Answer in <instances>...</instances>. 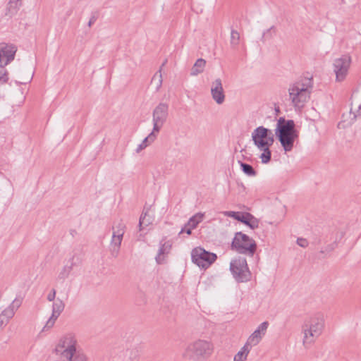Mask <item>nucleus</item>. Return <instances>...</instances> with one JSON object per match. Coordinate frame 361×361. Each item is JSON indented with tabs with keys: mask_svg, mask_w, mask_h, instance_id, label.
Listing matches in <instances>:
<instances>
[{
	"mask_svg": "<svg viewBox=\"0 0 361 361\" xmlns=\"http://www.w3.org/2000/svg\"><path fill=\"white\" fill-rule=\"evenodd\" d=\"M213 350L214 347L211 342L199 339L187 346L183 355L190 360L200 361L208 358Z\"/></svg>",
	"mask_w": 361,
	"mask_h": 361,
	"instance_id": "obj_5",
	"label": "nucleus"
},
{
	"mask_svg": "<svg viewBox=\"0 0 361 361\" xmlns=\"http://www.w3.org/2000/svg\"><path fill=\"white\" fill-rule=\"evenodd\" d=\"M64 308L65 303L62 300L57 298V300L52 305L51 315L43 327V331L49 330L54 326L56 319L64 310Z\"/></svg>",
	"mask_w": 361,
	"mask_h": 361,
	"instance_id": "obj_14",
	"label": "nucleus"
},
{
	"mask_svg": "<svg viewBox=\"0 0 361 361\" xmlns=\"http://www.w3.org/2000/svg\"><path fill=\"white\" fill-rule=\"evenodd\" d=\"M230 270L233 278L238 283L247 282L251 278V272L247 260L244 257H238L232 259L230 263Z\"/></svg>",
	"mask_w": 361,
	"mask_h": 361,
	"instance_id": "obj_8",
	"label": "nucleus"
},
{
	"mask_svg": "<svg viewBox=\"0 0 361 361\" xmlns=\"http://www.w3.org/2000/svg\"><path fill=\"white\" fill-rule=\"evenodd\" d=\"M240 168L243 173L249 176H255L256 175L254 168L247 163L240 162Z\"/></svg>",
	"mask_w": 361,
	"mask_h": 361,
	"instance_id": "obj_27",
	"label": "nucleus"
},
{
	"mask_svg": "<svg viewBox=\"0 0 361 361\" xmlns=\"http://www.w3.org/2000/svg\"><path fill=\"white\" fill-rule=\"evenodd\" d=\"M275 135L283 149L286 152L291 151L295 140L298 137L294 121L293 120H286L285 118L280 117L277 121Z\"/></svg>",
	"mask_w": 361,
	"mask_h": 361,
	"instance_id": "obj_3",
	"label": "nucleus"
},
{
	"mask_svg": "<svg viewBox=\"0 0 361 361\" xmlns=\"http://www.w3.org/2000/svg\"><path fill=\"white\" fill-rule=\"evenodd\" d=\"M171 247L170 245H167L166 243H164L161 245L160 248L159 249L158 255L156 257V261L158 264L162 263L164 261V258L162 257V255L166 252V249H169Z\"/></svg>",
	"mask_w": 361,
	"mask_h": 361,
	"instance_id": "obj_29",
	"label": "nucleus"
},
{
	"mask_svg": "<svg viewBox=\"0 0 361 361\" xmlns=\"http://www.w3.org/2000/svg\"><path fill=\"white\" fill-rule=\"evenodd\" d=\"M231 247L240 254L253 256L257 250V244L247 235L238 232L233 239Z\"/></svg>",
	"mask_w": 361,
	"mask_h": 361,
	"instance_id": "obj_6",
	"label": "nucleus"
},
{
	"mask_svg": "<svg viewBox=\"0 0 361 361\" xmlns=\"http://www.w3.org/2000/svg\"><path fill=\"white\" fill-rule=\"evenodd\" d=\"M192 262L202 268L209 267L217 258L216 254L206 251L202 247H195L192 250Z\"/></svg>",
	"mask_w": 361,
	"mask_h": 361,
	"instance_id": "obj_10",
	"label": "nucleus"
},
{
	"mask_svg": "<svg viewBox=\"0 0 361 361\" xmlns=\"http://www.w3.org/2000/svg\"><path fill=\"white\" fill-rule=\"evenodd\" d=\"M9 320L4 317V315L0 314V328H4L8 323Z\"/></svg>",
	"mask_w": 361,
	"mask_h": 361,
	"instance_id": "obj_36",
	"label": "nucleus"
},
{
	"mask_svg": "<svg viewBox=\"0 0 361 361\" xmlns=\"http://www.w3.org/2000/svg\"><path fill=\"white\" fill-rule=\"evenodd\" d=\"M313 88L312 78L303 77L288 86V97L295 109H302L310 99Z\"/></svg>",
	"mask_w": 361,
	"mask_h": 361,
	"instance_id": "obj_1",
	"label": "nucleus"
},
{
	"mask_svg": "<svg viewBox=\"0 0 361 361\" xmlns=\"http://www.w3.org/2000/svg\"><path fill=\"white\" fill-rule=\"evenodd\" d=\"M251 348V347L245 343L241 350L235 355L234 361H245Z\"/></svg>",
	"mask_w": 361,
	"mask_h": 361,
	"instance_id": "obj_23",
	"label": "nucleus"
},
{
	"mask_svg": "<svg viewBox=\"0 0 361 361\" xmlns=\"http://www.w3.org/2000/svg\"><path fill=\"white\" fill-rule=\"evenodd\" d=\"M20 305L19 301L13 300L11 305L5 309L1 314L4 315L8 320H10L14 316L15 312L19 307Z\"/></svg>",
	"mask_w": 361,
	"mask_h": 361,
	"instance_id": "obj_20",
	"label": "nucleus"
},
{
	"mask_svg": "<svg viewBox=\"0 0 361 361\" xmlns=\"http://www.w3.org/2000/svg\"><path fill=\"white\" fill-rule=\"evenodd\" d=\"M252 140L258 149L262 152L260 155L263 164H267L271 158L270 147L274 142V135L271 130L262 126L256 128L252 133Z\"/></svg>",
	"mask_w": 361,
	"mask_h": 361,
	"instance_id": "obj_2",
	"label": "nucleus"
},
{
	"mask_svg": "<svg viewBox=\"0 0 361 361\" xmlns=\"http://www.w3.org/2000/svg\"><path fill=\"white\" fill-rule=\"evenodd\" d=\"M73 266L74 263L72 259L70 264L65 265L62 268L61 271L59 274V279L62 280L67 279L69 276L71 272L72 271Z\"/></svg>",
	"mask_w": 361,
	"mask_h": 361,
	"instance_id": "obj_26",
	"label": "nucleus"
},
{
	"mask_svg": "<svg viewBox=\"0 0 361 361\" xmlns=\"http://www.w3.org/2000/svg\"><path fill=\"white\" fill-rule=\"evenodd\" d=\"M351 61V57L348 54L342 55L334 60L333 69L336 82H342L346 78Z\"/></svg>",
	"mask_w": 361,
	"mask_h": 361,
	"instance_id": "obj_11",
	"label": "nucleus"
},
{
	"mask_svg": "<svg viewBox=\"0 0 361 361\" xmlns=\"http://www.w3.org/2000/svg\"><path fill=\"white\" fill-rule=\"evenodd\" d=\"M269 326L268 322L261 323L257 329L249 336L245 343L250 347L257 345L262 340V337L265 335Z\"/></svg>",
	"mask_w": 361,
	"mask_h": 361,
	"instance_id": "obj_15",
	"label": "nucleus"
},
{
	"mask_svg": "<svg viewBox=\"0 0 361 361\" xmlns=\"http://www.w3.org/2000/svg\"><path fill=\"white\" fill-rule=\"evenodd\" d=\"M194 229L193 228H190V226H188V224H185L184 227L181 228L180 231L179 232V235L186 233L188 235H190L192 233V230Z\"/></svg>",
	"mask_w": 361,
	"mask_h": 361,
	"instance_id": "obj_33",
	"label": "nucleus"
},
{
	"mask_svg": "<svg viewBox=\"0 0 361 361\" xmlns=\"http://www.w3.org/2000/svg\"><path fill=\"white\" fill-rule=\"evenodd\" d=\"M297 243L299 246L302 247H307L308 245V242L306 239L305 238H298L297 240Z\"/></svg>",
	"mask_w": 361,
	"mask_h": 361,
	"instance_id": "obj_34",
	"label": "nucleus"
},
{
	"mask_svg": "<svg viewBox=\"0 0 361 361\" xmlns=\"http://www.w3.org/2000/svg\"><path fill=\"white\" fill-rule=\"evenodd\" d=\"M17 47L10 43L1 42L0 43V63L3 66H7L15 58Z\"/></svg>",
	"mask_w": 361,
	"mask_h": 361,
	"instance_id": "obj_13",
	"label": "nucleus"
},
{
	"mask_svg": "<svg viewBox=\"0 0 361 361\" xmlns=\"http://www.w3.org/2000/svg\"><path fill=\"white\" fill-rule=\"evenodd\" d=\"M238 221L248 226L252 229H255L259 227V220L248 212H240Z\"/></svg>",
	"mask_w": 361,
	"mask_h": 361,
	"instance_id": "obj_18",
	"label": "nucleus"
},
{
	"mask_svg": "<svg viewBox=\"0 0 361 361\" xmlns=\"http://www.w3.org/2000/svg\"><path fill=\"white\" fill-rule=\"evenodd\" d=\"M159 77V85H158V87L157 88H159V87H161V83H162V75H161V70L159 71V73H157L154 77H153V80L155 79L156 77Z\"/></svg>",
	"mask_w": 361,
	"mask_h": 361,
	"instance_id": "obj_37",
	"label": "nucleus"
},
{
	"mask_svg": "<svg viewBox=\"0 0 361 361\" xmlns=\"http://www.w3.org/2000/svg\"><path fill=\"white\" fill-rule=\"evenodd\" d=\"M68 361H89L87 355L82 353V352H78L77 354L75 355V356L68 360Z\"/></svg>",
	"mask_w": 361,
	"mask_h": 361,
	"instance_id": "obj_31",
	"label": "nucleus"
},
{
	"mask_svg": "<svg viewBox=\"0 0 361 361\" xmlns=\"http://www.w3.org/2000/svg\"><path fill=\"white\" fill-rule=\"evenodd\" d=\"M22 5V0H8L5 8V16L9 18L15 16L19 11Z\"/></svg>",
	"mask_w": 361,
	"mask_h": 361,
	"instance_id": "obj_19",
	"label": "nucleus"
},
{
	"mask_svg": "<svg viewBox=\"0 0 361 361\" xmlns=\"http://www.w3.org/2000/svg\"><path fill=\"white\" fill-rule=\"evenodd\" d=\"M274 29V26H272L271 27H270L269 30H267L266 32H264L263 34V36H262V39H265L266 37H267V34L270 32L271 30Z\"/></svg>",
	"mask_w": 361,
	"mask_h": 361,
	"instance_id": "obj_40",
	"label": "nucleus"
},
{
	"mask_svg": "<svg viewBox=\"0 0 361 361\" xmlns=\"http://www.w3.org/2000/svg\"><path fill=\"white\" fill-rule=\"evenodd\" d=\"M211 94L212 99L218 104H221L225 100V94L221 82V80L216 79L212 83Z\"/></svg>",
	"mask_w": 361,
	"mask_h": 361,
	"instance_id": "obj_17",
	"label": "nucleus"
},
{
	"mask_svg": "<svg viewBox=\"0 0 361 361\" xmlns=\"http://www.w3.org/2000/svg\"><path fill=\"white\" fill-rule=\"evenodd\" d=\"M203 213H197L189 219L188 221L187 222L188 226H190V228H193L195 229L197 225L203 221Z\"/></svg>",
	"mask_w": 361,
	"mask_h": 361,
	"instance_id": "obj_25",
	"label": "nucleus"
},
{
	"mask_svg": "<svg viewBox=\"0 0 361 361\" xmlns=\"http://www.w3.org/2000/svg\"><path fill=\"white\" fill-rule=\"evenodd\" d=\"M126 226L120 221L112 226V237L110 242V252L114 257H118L123 240V235L126 232Z\"/></svg>",
	"mask_w": 361,
	"mask_h": 361,
	"instance_id": "obj_9",
	"label": "nucleus"
},
{
	"mask_svg": "<svg viewBox=\"0 0 361 361\" xmlns=\"http://www.w3.org/2000/svg\"><path fill=\"white\" fill-rule=\"evenodd\" d=\"M279 109H276V112H279Z\"/></svg>",
	"mask_w": 361,
	"mask_h": 361,
	"instance_id": "obj_41",
	"label": "nucleus"
},
{
	"mask_svg": "<svg viewBox=\"0 0 361 361\" xmlns=\"http://www.w3.org/2000/svg\"><path fill=\"white\" fill-rule=\"evenodd\" d=\"M206 61L203 59H198L191 69L192 75H197L204 71Z\"/></svg>",
	"mask_w": 361,
	"mask_h": 361,
	"instance_id": "obj_21",
	"label": "nucleus"
},
{
	"mask_svg": "<svg viewBox=\"0 0 361 361\" xmlns=\"http://www.w3.org/2000/svg\"><path fill=\"white\" fill-rule=\"evenodd\" d=\"M159 133H157V131H154L152 129V131L148 135L147 137H146L142 142H141L142 145H144L145 147H147L149 145H151L154 141L156 140L157 134Z\"/></svg>",
	"mask_w": 361,
	"mask_h": 361,
	"instance_id": "obj_28",
	"label": "nucleus"
},
{
	"mask_svg": "<svg viewBox=\"0 0 361 361\" xmlns=\"http://www.w3.org/2000/svg\"><path fill=\"white\" fill-rule=\"evenodd\" d=\"M76 346L75 336L72 333H68L61 337L55 350L57 354L68 360L78 353Z\"/></svg>",
	"mask_w": 361,
	"mask_h": 361,
	"instance_id": "obj_7",
	"label": "nucleus"
},
{
	"mask_svg": "<svg viewBox=\"0 0 361 361\" xmlns=\"http://www.w3.org/2000/svg\"><path fill=\"white\" fill-rule=\"evenodd\" d=\"M56 291L54 288L51 289L50 293L47 295V300L49 302L54 301L56 298Z\"/></svg>",
	"mask_w": 361,
	"mask_h": 361,
	"instance_id": "obj_35",
	"label": "nucleus"
},
{
	"mask_svg": "<svg viewBox=\"0 0 361 361\" xmlns=\"http://www.w3.org/2000/svg\"><path fill=\"white\" fill-rule=\"evenodd\" d=\"M350 105V114L353 115L351 120L354 122L358 116H361V87L353 92Z\"/></svg>",
	"mask_w": 361,
	"mask_h": 361,
	"instance_id": "obj_16",
	"label": "nucleus"
},
{
	"mask_svg": "<svg viewBox=\"0 0 361 361\" xmlns=\"http://www.w3.org/2000/svg\"><path fill=\"white\" fill-rule=\"evenodd\" d=\"M240 42V33L234 30L231 29V38H230V44L232 49L236 50L238 48V46Z\"/></svg>",
	"mask_w": 361,
	"mask_h": 361,
	"instance_id": "obj_22",
	"label": "nucleus"
},
{
	"mask_svg": "<svg viewBox=\"0 0 361 361\" xmlns=\"http://www.w3.org/2000/svg\"><path fill=\"white\" fill-rule=\"evenodd\" d=\"M152 224V218L147 214V212H143L139 220V229L142 231L145 227Z\"/></svg>",
	"mask_w": 361,
	"mask_h": 361,
	"instance_id": "obj_24",
	"label": "nucleus"
},
{
	"mask_svg": "<svg viewBox=\"0 0 361 361\" xmlns=\"http://www.w3.org/2000/svg\"><path fill=\"white\" fill-rule=\"evenodd\" d=\"M146 147H145L144 145H142V143H140L137 149H136V152L137 153H139L140 152H141L142 150H143L144 149H145Z\"/></svg>",
	"mask_w": 361,
	"mask_h": 361,
	"instance_id": "obj_39",
	"label": "nucleus"
},
{
	"mask_svg": "<svg viewBox=\"0 0 361 361\" xmlns=\"http://www.w3.org/2000/svg\"><path fill=\"white\" fill-rule=\"evenodd\" d=\"M240 212H233V211H226L224 212V216L233 218L237 220L239 219Z\"/></svg>",
	"mask_w": 361,
	"mask_h": 361,
	"instance_id": "obj_32",
	"label": "nucleus"
},
{
	"mask_svg": "<svg viewBox=\"0 0 361 361\" xmlns=\"http://www.w3.org/2000/svg\"><path fill=\"white\" fill-rule=\"evenodd\" d=\"M324 326V320L320 315L311 317L304 322L302 325L303 344L307 348L314 343L322 334Z\"/></svg>",
	"mask_w": 361,
	"mask_h": 361,
	"instance_id": "obj_4",
	"label": "nucleus"
},
{
	"mask_svg": "<svg viewBox=\"0 0 361 361\" xmlns=\"http://www.w3.org/2000/svg\"><path fill=\"white\" fill-rule=\"evenodd\" d=\"M169 106L165 103H159L152 113L153 130L159 133L166 121Z\"/></svg>",
	"mask_w": 361,
	"mask_h": 361,
	"instance_id": "obj_12",
	"label": "nucleus"
},
{
	"mask_svg": "<svg viewBox=\"0 0 361 361\" xmlns=\"http://www.w3.org/2000/svg\"><path fill=\"white\" fill-rule=\"evenodd\" d=\"M6 66L0 64V82L6 83L8 81V76L6 70L4 68Z\"/></svg>",
	"mask_w": 361,
	"mask_h": 361,
	"instance_id": "obj_30",
	"label": "nucleus"
},
{
	"mask_svg": "<svg viewBox=\"0 0 361 361\" xmlns=\"http://www.w3.org/2000/svg\"><path fill=\"white\" fill-rule=\"evenodd\" d=\"M96 20H97V17L95 16H91V18L88 22V24H87L88 27H90L96 22Z\"/></svg>",
	"mask_w": 361,
	"mask_h": 361,
	"instance_id": "obj_38",
	"label": "nucleus"
}]
</instances>
